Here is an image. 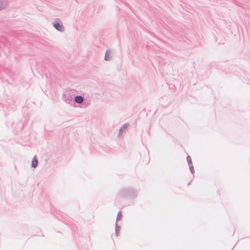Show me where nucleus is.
I'll return each mask as SVG.
<instances>
[{
  "instance_id": "nucleus-2",
  "label": "nucleus",
  "mask_w": 250,
  "mask_h": 250,
  "mask_svg": "<svg viewBox=\"0 0 250 250\" xmlns=\"http://www.w3.org/2000/svg\"><path fill=\"white\" fill-rule=\"evenodd\" d=\"M7 5L5 0H0V10L4 8Z\"/></svg>"
},
{
  "instance_id": "nucleus-3",
  "label": "nucleus",
  "mask_w": 250,
  "mask_h": 250,
  "mask_svg": "<svg viewBox=\"0 0 250 250\" xmlns=\"http://www.w3.org/2000/svg\"><path fill=\"white\" fill-rule=\"evenodd\" d=\"M75 101L76 103L78 104L82 103L83 101V98L82 97L80 96H77L75 98Z\"/></svg>"
},
{
  "instance_id": "nucleus-1",
  "label": "nucleus",
  "mask_w": 250,
  "mask_h": 250,
  "mask_svg": "<svg viewBox=\"0 0 250 250\" xmlns=\"http://www.w3.org/2000/svg\"><path fill=\"white\" fill-rule=\"evenodd\" d=\"M54 27L59 31H62L63 29V27L62 25H61L59 23H56L54 24Z\"/></svg>"
},
{
  "instance_id": "nucleus-5",
  "label": "nucleus",
  "mask_w": 250,
  "mask_h": 250,
  "mask_svg": "<svg viewBox=\"0 0 250 250\" xmlns=\"http://www.w3.org/2000/svg\"><path fill=\"white\" fill-rule=\"evenodd\" d=\"M105 60H107V59H106V55H105Z\"/></svg>"
},
{
  "instance_id": "nucleus-4",
  "label": "nucleus",
  "mask_w": 250,
  "mask_h": 250,
  "mask_svg": "<svg viewBox=\"0 0 250 250\" xmlns=\"http://www.w3.org/2000/svg\"><path fill=\"white\" fill-rule=\"evenodd\" d=\"M38 165V160L36 157H34L32 161V166L35 168Z\"/></svg>"
}]
</instances>
